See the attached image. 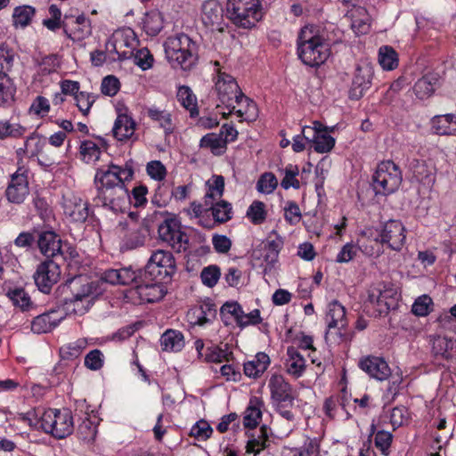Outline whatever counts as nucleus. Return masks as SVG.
Masks as SVG:
<instances>
[{
	"label": "nucleus",
	"instance_id": "9d476101",
	"mask_svg": "<svg viewBox=\"0 0 456 456\" xmlns=\"http://www.w3.org/2000/svg\"><path fill=\"white\" fill-rule=\"evenodd\" d=\"M324 320L326 342L338 343L346 336V330L348 326L346 308L338 300H333L328 305Z\"/></svg>",
	"mask_w": 456,
	"mask_h": 456
},
{
	"label": "nucleus",
	"instance_id": "603ef678",
	"mask_svg": "<svg viewBox=\"0 0 456 456\" xmlns=\"http://www.w3.org/2000/svg\"><path fill=\"white\" fill-rule=\"evenodd\" d=\"M35 8L29 5L18 6L12 13L13 24L15 26H28L35 15Z\"/></svg>",
	"mask_w": 456,
	"mask_h": 456
},
{
	"label": "nucleus",
	"instance_id": "6ab92c4d",
	"mask_svg": "<svg viewBox=\"0 0 456 456\" xmlns=\"http://www.w3.org/2000/svg\"><path fill=\"white\" fill-rule=\"evenodd\" d=\"M63 213L71 222L84 223L89 216V205L81 198L71 195L62 199Z\"/></svg>",
	"mask_w": 456,
	"mask_h": 456
},
{
	"label": "nucleus",
	"instance_id": "13d9d810",
	"mask_svg": "<svg viewBox=\"0 0 456 456\" xmlns=\"http://www.w3.org/2000/svg\"><path fill=\"white\" fill-rule=\"evenodd\" d=\"M77 433L83 440H94L97 434V424L89 416L83 419L78 425Z\"/></svg>",
	"mask_w": 456,
	"mask_h": 456
},
{
	"label": "nucleus",
	"instance_id": "de8ad7c7",
	"mask_svg": "<svg viewBox=\"0 0 456 456\" xmlns=\"http://www.w3.org/2000/svg\"><path fill=\"white\" fill-rule=\"evenodd\" d=\"M330 43L327 42L323 37V35L315 34V53L318 55L315 56V76L320 77V70L322 64H324L325 61L330 56Z\"/></svg>",
	"mask_w": 456,
	"mask_h": 456
},
{
	"label": "nucleus",
	"instance_id": "7ed1b4c3",
	"mask_svg": "<svg viewBox=\"0 0 456 456\" xmlns=\"http://www.w3.org/2000/svg\"><path fill=\"white\" fill-rule=\"evenodd\" d=\"M164 47L167 59L175 68L191 70L198 62L199 46L184 33L167 37Z\"/></svg>",
	"mask_w": 456,
	"mask_h": 456
},
{
	"label": "nucleus",
	"instance_id": "58836bf2",
	"mask_svg": "<svg viewBox=\"0 0 456 456\" xmlns=\"http://www.w3.org/2000/svg\"><path fill=\"white\" fill-rule=\"evenodd\" d=\"M176 97L181 105L190 111L191 118L199 115L197 98L189 86H180L177 90Z\"/></svg>",
	"mask_w": 456,
	"mask_h": 456
},
{
	"label": "nucleus",
	"instance_id": "bb28decb",
	"mask_svg": "<svg viewBox=\"0 0 456 456\" xmlns=\"http://www.w3.org/2000/svg\"><path fill=\"white\" fill-rule=\"evenodd\" d=\"M283 246V240L276 232L273 231L268 236L266 242L258 249L254 251L256 258L262 257L270 265L278 261L279 253Z\"/></svg>",
	"mask_w": 456,
	"mask_h": 456
},
{
	"label": "nucleus",
	"instance_id": "393cba45",
	"mask_svg": "<svg viewBox=\"0 0 456 456\" xmlns=\"http://www.w3.org/2000/svg\"><path fill=\"white\" fill-rule=\"evenodd\" d=\"M407 162L408 169L417 182L428 187L433 185L436 180V168L431 163L417 158L408 159Z\"/></svg>",
	"mask_w": 456,
	"mask_h": 456
},
{
	"label": "nucleus",
	"instance_id": "ea45409f",
	"mask_svg": "<svg viewBox=\"0 0 456 456\" xmlns=\"http://www.w3.org/2000/svg\"><path fill=\"white\" fill-rule=\"evenodd\" d=\"M208 210H211L215 223L224 224L232 217V205L225 200L211 202L208 207H206V212Z\"/></svg>",
	"mask_w": 456,
	"mask_h": 456
},
{
	"label": "nucleus",
	"instance_id": "f3484780",
	"mask_svg": "<svg viewBox=\"0 0 456 456\" xmlns=\"http://www.w3.org/2000/svg\"><path fill=\"white\" fill-rule=\"evenodd\" d=\"M7 200L15 204H20L28 194L27 169L19 167L12 175L11 182L5 191Z\"/></svg>",
	"mask_w": 456,
	"mask_h": 456
},
{
	"label": "nucleus",
	"instance_id": "c9c22d12",
	"mask_svg": "<svg viewBox=\"0 0 456 456\" xmlns=\"http://www.w3.org/2000/svg\"><path fill=\"white\" fill-rule=\"evenodd\" d=\"M351 15V28L355 35H365L369 32L370 28V17L367 10L363 7L358 6L350 12Z\"/></svg>",
	"mask_w": 456,
	"mask_h": 456
},
{
	"label": "nucleus",
	"instance_id": "4d7b16f0",
	"mask_svg": "<svg viewBox=\"0 0 456 456\" xmlns=\"http://www.w3.org/2000/svg\"><path fill=\"white\" fill-rule=\"evenodd\" d=\"M80 154L85 162H94L100 159L101 150L94 142L85 141L80 145Z\"/></svg>",
	"mask_w": 456,
	"mask_h": 456
},
{
	"label": "nucleus",
	"instance_id": "423d86ee",
	"mask_svg": "<svg viewBox=\"0 0 456 456\" xmlns=\"http://www.w3.org/2000/svg\"><path fill=\"white\" fill-rule=\"evenodd\" d=\"M41 429L56 439H63L72 434L74 421L69 409H48L41 415Z\"/></svg>",
	"mask_w": 456,
	"mask_h": 456
},
{
	"label": "nucleus",
	"instance_id": "4be33fe9",
	"mask_svg": "<svg viewBox=\"0 0 456 456\" xmlns=\"http://www.w3.org/2000/svg\"><path fill=\"white\" fill-rule=\"evenodd\" d=\"M201 20L203 24L213 30L224 32V9L216 0H207L201 8Z\"/></svg>",
	"mask_w": 456,
	"mask_h": 456
},
{
	"label": "nucleus",
	"instance_id": "0eeeda50",
	"mask_svg": "<svg viewBox=\"0 0 456 456\" xmlns=\"http://www.w3.org/2000/svg\"><path fill=\"white\" fill-rule=\"evenodd\" d=\"M403 181L402 173L392 160L382 161L372 175V188L376 195L387 196L398 190Z\"/></svg>",
	"mask_w": 456,
	"mask_h": 456
},
{
	"label": "nucleus",
	"instance_id": "b1692460",
	"mask_svg": "<svg viewBox=\"0 0 456 456\" xmlns=\"http://www.w3.org/2000/svg\"><path fill=\"white\" fill-rule=\"evenodd\" d=\"M216 317V306L210 299L193 306L186 314L187 321L193 326H204L212 322Z\"/></svg>",
	"mask_w": 456,
	"mask_h": 456
},
{
	"label": "nucleus",
	"instance_id": "20e7f679",
	"mask_svg": "<svg viewBox=\"0 0 456 456\" xmlns=\"http://www.w3.org/2000/svg\"><path fill=\"white\" fill-rule=\"evenodd\" d=\"M226 18L237 28L250 29L262 19L259 0H228Z\"/></svg>",
	"mask_w": 456,
	"mask_h": 456
},
{
	"label": "nucleus",
	"instance_id": "4468645a",
	"mask_svg": "<svg viewBox=\"0 0 456 456\" xmlns=\"http://www.w3.org/2000/svg\"><path fill=\"white\" fill-rule=\"evenodd\" d=\"M216 90L222 104L229 110L228 113H223L224 118H227L235 109L232 105L233 99L236 101V95H239L241 91L236 80L232 76L223 72L218 73Z\"/></svg>",
	"mask_w": 456,
	"mask_h": 456
},
{
	"label": "nucleus",
	"instance_id": "ddd939ff",
	"mask_svg": "<svg viewBox=\"0 0 456 456\" xmlns=\"http://www.w3.org/2000/svg\"><path fill=\"white\" fill-rule=\"evenodd\" d=\"M147 277L142 275L137 284L130 289V294L137 296L140 303H154L159 301L167 294V289L163 286L164 281L151 280L146 281Z\"/></svg>",
	"mask_w": 456,
	"mask_h": 456
},
{
	"label": "nucleus",
	"instance_id": "9b49d317",
	"mask_svg": "<svg viewBox=\"0 0 456 456\" xmlns=\"http://www.w3.org/2000/svg\"><path fill=\"white\" fill-rule=\"evenodd\" d=\"M135 45L136 40L132 30H117L107 40L105 51L117 55L113 60L125 61L132 58Z\"/></svg>",
	"mask_w": 456,
	"mask_h": 456
},
{
	"label": "nucleus",
	"instance_id": "f8f14e48",
	"mask_svg": "<svg viewBox=\"0 0 456 456\" xmlns=\"http://www.w3.org/2000/svg\"><path fill=\"white\" fill-rule=\"evenodd\" d=\"M37 243L41 254L48 259L58 256L65 259L67 253L70 257L77 256L76 251L70 247H68L67 251L64 249L59 235L53 231L40 232L37 235Z\"/></svg>",
	"mask_w": 456,
	"mask_h": 456
},
{
	"label": "nucleus",
	"instance_id": "a18cd8bd",
	"mask_svg": "<svg viewBox=\"0 0 456 456\" xmlns=\"http://www.w3.org/2000/svg\"><path fill=\"white\" fill-rule=\"evenodd\" d=\"M16 86L8 74H0V105L11 104L15 100Z\"/></svg>",
	"mask_w": 456,
	"mask_h": 456
},
{
	"label": "nucleus",
	"instance_id": "cd10ccee",
	"mask_svg": "<svg viewBox=\"0 0 456 456\" xmlns=\"http://www.w3.org/2000/svg\"><path fill=\"white\" fill-rule=\"evenodd\" d=\"M337 126H327L315 120V152L327 153L335 146L336 139L331 135Z\"/></svg>",
	"mask_w": 456,
	"mask_h": 456
},
{
	"label": "nucleus",
	"instance_id": "5fc2aeb1",
	"mask_svg": "<svg viewBox=\"0 0 456 456\" xmlns=\"http://www.w3.org/2000/svg\"><path fill=\"white\" fill-rule=\"evenodd\" d=\"M247 217L254 224H261L266 219L265 205L259 200H254L247 210Z\"/></svg>",
	"mask_w": 456,
	"mask_h": 456
},
{
	"label": "nucleus",
	"instance_id": "c85d7f7f",
	"mask_svg": "<svg viewBox=\"0 0 456 456\" xmlns=\"http://www.w3.org/2000/svg\"><path fill=\"white\" fill-rule=\"evenodd\" d=\"M63 319V314H60L58 311L53 310L35 317L31 322V330L37 334L50 332L57 327Z\"/></svg>",
	"mask_w": 456,
	"mask_h": 456
},
{
	"label": "nucleus",
	"instance_id": "e433bc0d",
	"mask_svg": "<svg viewBox=\"0 0 456 456\" xmlns=\"http://www.w3.org/2000/svg\"><path fill=\"white\" fill-rule=\"evenodd\" d=\"M150 234L148 224L142 222L134 228H130L126 236L125 245L128 249H134L144 244L147 236Z\"/></svg>",
	"mask_w": 456,
	"mask_h": 456
},
{
	"label": "nucleus",
	"instance_id": "2eb2a0df",
	"mask_svg": "<svg viewBox=\"0 0 456 456\" xmlns=\"http://www.w3.org/2000/svg\"><path fill=\"white\" fill-rule=\"evenodd\" d=\"M64 34L72 41H82L92 33L91 21L85 14H65L62 20Z\"/></svg>",
	"mask_w": 456,
	"mask_h": 456
},
{
	"label": "nucleus",
	"instance_id": "e2e57ef3",
	"mask_svg": "<svg viewBox=\"0 0 456 456\" xmlns=\"http://www.w3.org/2000/svg\"><path fill=\"white\" fill-rule=\"evenodd\" d=\"M14 52L6 45H0V74H8L11 71L14 61Z\"/></svg>",
	"mask_w": 456,
	"mask_h": 456
},
{
	"label": "nucleus",
	"instance_id": "bf43d9fd",
	"mask_svg": "<svg viewBox=\"0 0 456 456\" xmlns=\"http://www.w3.org/2000/svg\"><path fill=\"white\" fill-rule=\"evenodd\" d=\"M220 276L221 270L216 265L204 267L200 273V279L202 283L208 288H213L217 283Z\"/></svg>",
	"mask_w": 456,
	"mask_h": 456
},
{
	"label": "nucleus",
	"instance_id": "a211bd4d",
	"mask_svg": "<svg viewBox=\"0 0 456 456\" xmlns=\"http://www.w3.org/2000/svg\"><path fill=\"white\" fill-rule=\"evenodd\" d=\"M372 77L373 70L370 65H357L349 90V98L355 101L361 99L364 93L370 89Z\"/></svg>",
	"mask_w": 456,
	"mask_h": 456
},
{
	"label": "nucleus",
	"instance_id": "f704fd0d",
	"mask_svg": "<svg viewBox=\"0 0 456 456\" xmlns=\"http://www.w3.org/2000/svg\"><path fill=\"white\" fill-rule=\"evenodd\" d=\"M271 429L263 425L256 433L252 434L247 444V452L259 453L262 450L269 446V436Z\"/></svg>",
	"mask_w": 456,
	"mask_h": 456
},
{
	"label": "nucleus",
	"instance_id": "6e6d98bb",
	"mask_svg": "<svg viewBox=\"0 0 456 456\" xmlns=\"http://www.w3.org/2000/svg\"><path fill=\"white\" fill-rule=\"evenodd\" d=\"M374 290L381 296V301H386V303L381 305V313H389L390 310L397 307V292L395 289L384 288L383 289H379Z\"/></svg>",
	"mask_w": 456,
	"mask_h": 456
},
{
	"label": "nucleus",
	"instance_id": "338daca9",
	"mask_svg": "<svg viewBox=\"0 0 456 456\" xmlns=\"http://www.w3.org/2000/svg\"><path fill=\"white\" fill-rule=\"evenodd\" d=\"M84 363L91 370H99L104 364V355L101 350L94 349L85 356Z\"/></svg>",
	"mask_w": 456,
	"mask_h": 456
},
{
	"label": "nucleus",
	"instance_id": "0e129e2a",
	"mask_svg": "<svg viewBox=\"0 0 456 456\" xmlns=\"http://www.w3.org/2000/svg\"><path fill=\"white\" fill-rule=\"evenodd\" d=\"M432 298L428 295L419 297L411 306V313L416 316H427L431 311Z\"/></svg>",
	"mask_w": 456,
	"mask_h": 456
},
{
	"label": "nucleus",
	"instance_id": "3c124183",
	"mask_svg": "<svg viewBox=\"0 0 456 456\" xmlns=\"http://www.w3.org/2000/svg\"><path fill=\"white\" fill-rule=\"evenodd\" d=\"M454 342L445 337H438L434 339L432 352L436 356H440L443 359H450L452 357V350Z\"/></svg>",
	"mask_w": 456,
	"mask_h": 456
},
{
	"label": "nucleus",
	"instance_id": "a19ab883",
	"mask_svg": "<svg viewBox=\"0 0 456 456\" xmlns=\"http://www.w3.org/2000/svg\"><path fill=\"white\" fill-rule=\"evenodd\" d=\"M162 350L179 352L184 346L183 335L176 330H167L160 338Z\"/></svg>",
	"mask_w": 456,
	"mask_h": 456
},
{
	"label": "nucleus",
	"instance_id": "7c9ffc66",
	"mask_svg": "<svg viewBox=\"0 0 456 456\" xmlns=\"http://www.w3.org/2000/svg\"><path fill=\"white\" fill-rule=\"evenodd\" d=\"M438 84V74L428 73L415 82L413 92L418 99L426 100L434 94Z\"/></svg>",
	"mask_w": 456,
	"mask_h": 456
},
{
	"label": "nucleus",
	"instance_id": "1a4fd4ad",
	"mask_svg": "<svg viewBox=\"0 0 456 456\" xmlns=\"http://www.w3.org/2000/svg\"><path fill=\"white\" fill-rule=\"evenodd\" d=\"M374 240L387 245L394 251H401L406 241V229L400 220L389 219L374 229Z\"/></svg>",
	"mask_w": 456,
	"mask_h": 456
},
{
	"label": "nucleus",
	"instance_id": "864d4df0",
	"mask_svg": "<svg viewBox=\"0 0 456 456\" xmlns=\"http://www.w3.org/2000/svg\"><path fill=\"white\" fill-rule=\"evenodd\" d=\"M26 132V128L20 124L11 123L8 120H0V139L7 137L19 138Z\"/></svg>",
	"mask_w": 456,
	"mask_h": 456
},
{
	"label": "nucleus",
	"instance_id": "8fccbe9b",
	"mask_svg": "<svg viewBox=\"0 0 456 456\" xmlns=\"http://www.w3.org/2000/svg\"><path fill=\"white\" fill-rule=\"evenodd\" d=\"M148 117L164 129L166 134H171L174 131L171 114L167 110H161L158 108H150L147 111Z\"/></svg>",
	"mask_w": 456,
	"mask_h": 456
},
{
	"label": "nucleus",
	"instance_id": "052dcab7",
	"mask_svg": "<svg viewBox=\"0 0 456 456\" xmlns=\"http://www.w3.org/2000/svg\"><path fill=\"white\" fill-rule=\"evenodd\" d=\"M8 297L15 306L21 310H28L31 305L30 297L23 289H14L8 292Z\"/></svg>",
	"mask_w": 456,
	"mask_h": 456
},
{
	"label": "nucleus",
	"instance_id": "49530a36",
	"mask_svg": "<svg viewBox=\"0 0 456 456\" xmlns=\"http://www.w3.org/2000/svg\"><path fill=\"white\" fill-rule=\"evenodd\" d=\"M43 145V139L37 134L33 133L27 137L23 147L19 148L16 151V153L19 157L27 156L32 158L37 156L42 151Z\"/></svg>",
	"mask_w": 456,
	"mask_h": 456
},
{
	"label": "nucleus",
	"instance_id": "a878e982",
	"mask_svg": "<svg viewBox=\"0 0 456 456\" xmlns=\"http://www.w3.org/2000/svg\"><path fill=\"white\" fill-rule=\"evenodd\" d=\"M358 365L370 377L380 381L387 379L391 374L387 362L382 357L368 355L361 359Z\"/></svg>",
	"mask_w": 456,
	"mask_h": 456
},
{
	"label": "nucleus",
	"instance_id": "680f3d73",
	"mask_svg": "<svg viewBox=\"0 0 456 456\" xmlns=\"http://www.w3.org/2000/svg\"><path fill=\"white\" fill-rule=\"evenodd\" d=\"M278 181L275 175L273 173L267 172L259 177L256 183V189L261 193L269 194L276 189Z\"/></svg>",
	"mask_w": 456,
	"mask_h": 456
},
{
	"label": "nucleus",
	"instance_id": "69168bd1",
	"mask_svg": "<svg viewBox=\"0 0 456 456\" xmlns=\"http://www.w3.org/2000/svg\"><path fill=\"white\" fill-rule=\"evenodd\" d=\"M132 58L134 60V63L142 70L151 69L154 61L152 54L147 48H141L136 52L134 51Z\"/></svg>",
	"mask_w": 456,
	"mask_h": 456
},
{
	"label": "nucleus",
	"instance_id": "774afa93",
	"mask_svg": "<svg viewBox=\"0 0 456 456\" xmlns=\"http://www.w3.org/2000/svg\"><path fill=\"white\" fill-rule=\"evenodd\" d=\"M213 428L204 419L197 421L190 431V436H194L198 440L205 441L211 436Z\"/></svg>",
	"mask_w": 456,
	"mask_h": 456
},
{
	"label": "nucleus",
	"instance_id": "f257e3e1",
	"mask_svg": "<svg viewBox=\"0 0 456 456\" xmlns=\"http://www.w3.org/2000/svg\"><path fill=\"white\" fill-rule=\"evenodd\" d=\"M134 175V165L132 159L123 166L110 163L106 168H98L94 179L96 189L94 204L114 213L124 212L130 201L126 182L131 181Z\"/></svg>",
	"mask_w": 456,
	"mask_h": 456
},
{
	"label": "nucleus",
	"instance_id": "6e6552de",
	"mask_svg": "<svg viewBox=\"0 0 456 456\" xmlns=\"http://www.w3.org/2000/svg\"><path fill=\"white\" fill-rule=\"evenodd\" d=\"M175 272L176 264L173 254L170 251L159 249L151 254L142 273L145 278L168 282Z\"/></svg>",
	"mask_w": 456,
	"mask_h": 456
},
{
	"label": "nucleus",
	"instance_id": "dca6fc26",
	"mask_svg": "<svg viewBox=\"0 0 456 456\" xmlns=\"http://www.w3.org/2000/svg\"><path fill=\"white\" fill-rule=\"evenodd\" d=\"M61 275L59 264L53 259H47L38 265L34 274L35 283L43 293H49Z\"/></svg>",
	"mask_w": 456,
	"mask_h": 456
},
{
	"label": "nucleus",
	"instance_id": "5701e85b",
	"mask_svg": "<svg viewBox=\"0 0 456 456\" xmlns=\"http://www.w3.org/2000/svg\"><path fill=\"white\" fill-rule=\"evenodd\" d=\"M271 396L277 403L291 405L294 400L293 389L282 375L273 374L269 379Z\"/></svg>",
	"mask_w": 456,
	"mask_h": 456
},
{
	"label": "nucleus",
	"instance_id": "c756f323",
	"mask_svg": "<svg viewBox=\"0 0 456 456\" xmlns=\"http://www.w3.org/2000/svg\"><path fill=\"white\" fill-rule=\"evenodd\" d=\"M135 126L134 120L126 111L119 112L112 127V134L118 141H126L134 134Z\"/></svg>",
	"mask_w": 456,
	"mask_h": 456
},
{
	"label": "nucleus",
	"instance_id": "4c0bfd02",
	"mask_svg": "<svg viewBox=\"0 0 456 456\" xmlns=\"http://www.w3.org/2000/svg\"><path fill=\"white\" fill-rule=\"evenodd\" d=\"M164 18L158 10H151L144 14L142 19V28L147 35L151 37L157 36L163 28Z\"/></svg>",
	"mask_w": 456,
	"mask_h": 456
},
{
	"label": "nucleus",
	"instance_id": "2f4dec72",
	"mask_svg": "<svg viewBox=\"0 0 456 456\" xmlns=\"http://www.w3.org/2000/svg\"><path fill=\"white\" fill-rule=\"evenodd\" d=\"M431 129L439 135L456 134V115H436L430 120Z\"/></svg>",
	"mask_w": 456,
	"mask_h": 456
},
{
	"label": "nucleus",
	"instance_id": "412c9836",
	"mask_svg": "<svg viewBox=\"0 0 456 456\" xmlns=\"http://www.w3.org/2000/svg\"><path fill=\"white\" fill-rule=\"evenodd\" d=\"M142 271H134L131 267L120 269H108L102 274V282L112 285H130L137 284L142 280Z\"/></svg>",
	"mask_w": 456,
	"mask_h": 456
},
{
	"label": "nucleus",
	"instance_id": "79ce46f5",
	"mask_svg": "<svg viewBox=\"0 0 456 456\" xmlns=\"http://www.w3.org/2000/svg\"><path fill=\"white\" fill-rule=\"evenodd\" d=\"M200 147L209 149L214 155L220 156L226 150V142L219 134L208 133L200 139Z\"/></svg>",
	"mask_w": 456,
	"mask_h": 456
},
{
	"label": "nucleus",
	"instance_id": "72a5a7b5",
	"mask_svg": "<svg viewBox=\"0 0 456 456\" xmlns=\"http://www.w3.org/2000/svg\"><path fill=\"white\" fill-rule=\"evenodd\" d=\"M284 365L286 371L295 378L301 377L306 367L305 358L294 346H289L287 348V358Z\"/></svg>",
	"mask_w": 456,
	"mask_h": 456
},
{
	"label": "nucleus",
	"instance_id": "aec40b11",
	"mask_svg": "<svg viewBox=\"0 0 456 456\" xmlns=\"http://www.w3.org/2000/svg\"><path fill=\"white\" fill-rule=\"evenodd\" d=\"M297 55L301 61L314 67V26L305 25L297 36Z\"/></svg>",
	"mask_w": 456,
	"mask_h": 456
},
{
	"label": "nucleus",
	"instance_id": "39448f33",
	"mask_svg": "<svg viewBox=\"0 0 456 456\" xmlns=\"http://www.w3.org/2000/svg\"><path fill=\"white\" fill-rule=\"evenodd\" d=\"M158 216L162 218L158 228L159 239L178 253L186 251L189 246V237L181 231L178 218L167 211L155 212V217L158 218Z\"/></svg>",
	"mask_w": 456,
	"mask_h": 456
},
{
	"label": "nucleus",
	"instance_id": "37998d69",
	"mask_svg": "<svg viewBox=\"0 0 456 456\" xmlns=\"http://www.w3.org/2000/svg\"><path fill=\"white\" fill-rule=\"evenodd\" d=\"M262 401L257 397H253L250 399L248 406L246 409L243 420L244 426L246 428H254L257 426L258 421L262 417Z\"/></svg>",
	"mask_w": 456,
	"mask_h": 456
},
{
	"label": "nucleus",
	"instance_id": "c03bdc74",
	"mask_svg": "<svg viewBox=\"0 0 456 456\" xmlns=\"http://www.w3.org/2000/svg\"><path fill=\"white\" fill-rule=\"evenodd\" d=\"M206 185L208 191L205 194V206L208 207L211 202L220 199L224 191V179L222 175H213L212 181H208Z\"/></svg>",
	"mask_w": 456,
	"mask_h": 456
},
{
	"label": "nucleus",
	"instance_id": "f03ea898",
	"mask_svg": "<svg viewBox=\"0 0 456 456\" xmlns=\"http://www.w3.org/2000/svg\"><path fill=\"white\" fill-rule=\"evenodd\" d=\"M102 281H90L79 275L68 280L58 287V304L66 314H84L91 300L103 292Z\"/></svg>",
	"mask_w": 456,
	"mask_h": 456
},
{
	"label": "nucleus",
	"instance_id": "473e14b6",
	"mask_svg": "<svg viewBox=\"0 0 456 456\" xmlns=\"http://www.w3.org/2000/svg\"><path fill=\"white\" fill-rule=\"evenodd\" d=\"M271 363L270 357L264 352H259L255 358L243 365L244 374L252 379L259 378L267 370Z\"/></svg>",
	"mask_w": 456,
	"mask_h": 456
},
{
	"label": "nucleus",
	"instance_id": "09e8293b",
	"mask_svg": "<svg viewBox=\"0 0 456 456\" xmlns=\"http://www.w3.org/2000/svg\"><path fill=\"white\" fill-rule=\"evenodd\" d=\"M379 63L385 70H393L396 69L399 64L396 51L390 45H382L379 49Z\"/></svg>",
	"mask_w": 456,
	"mask_h": 456
}]
</instances>
